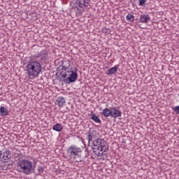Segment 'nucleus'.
<instances>
[{"label":"nucleus","instance_id":"f257e3e1","mask_svg":"<svg viewBox=\"0 0 179 179\" xmlns=\"http://www.w3.org/2000/svg\"><path fill=\"white\" fill-rule=\"evenodd\" d=\"M60 76L64 80L65 83H75L77 80L78 77L77 69L71 68V62L69 60H66L63 63Z\"/></svg>","mask_w":179,"mask_h":179},{"label":"nucleus","instance_id":"f03ea898","mask_svg":"<svg viewBox=\"0 0 179 179\" xmlns=\"http://www.w3.org/2000/svg\"><path fill=\"white\" fill-rule=\"evenodd\" d=\"M108 143H107V141L104 140V138H98L93 141L92 150L96 156H103L104 152H108Z\"/></svg>","mask_w":179,"mask_h":179},{"label":"nucleus","instance_id":"7ed1b4c3","mask_svg":"<svg viewBox=\"0 0 179 179\" xmlns=\"http://www.w3.org/2000/svg\"><path fill=\"white\" fill-rule=\"evenodd\" d=\"M83 151L80 147L70 146L67 150V156L70 163H78L83 160Z\"/></svg>","mask_w":179,"mask_h":179},{"label":"nucleus","instance_id":"20e7f679","mask_svg":"<svg viewBox=\"0 0 179 179\" xmlns=\"http://www.w3.org/2000/svg\"><path fill=\"white\" fill-rule=\"evenodd\" d=\"M28 75L30 77H37L42 70V66L40 62L34 61L30 62L27 65Z\"/></svg>","mask_w":179,"mask_h":179},{"label":"nucleus","instance_id":"39448f33","mask_svg":"<svg viewBox=\"0 0 179 179\" xmlns=\"http://www.w3.org/2000/svg\"><path fill=\"white\" fill-rule=\"evenodd\" d=\"M33 171L32 162L24 159L23 161V173L24 174H31Z\"/></svg>","mask_w":179,"mask_h":179},{"label":"nucleus","instance_id":"423d86ee","mask_svg":"<svg viewBox=\"0 0 179 179\" xmlns=\"http://www.w3.org/2000/svg\"><path fill=\"white\" fill-rule=\"evenodd\" d=\"M12 157V152L9 150H6L5 152H2L1 160L3 162H8Z\"/></svg>","mask_w":179,"mask_h":179},{"label":"nucleus","instance_id":"0eeeda50","mask_svg":"<svg viewBox=\"0 0 179 179\" xmlns=\"http://www.w3.org/2000/svg\"><path fill=\"white\" fill-rule=\"evenodd\" d=\"M90 3V0H76V4L80 7V8H85L88 7Z\"/></svg>","mask_w":179,"mask_h":179},{"label":"nucleus","instance_id":"6e6552de","mask_svg":"<svg viewBox=\"0 0 179 179\" xmlns=\"http://www.w3.org/2000/svg\"><path fill=\"white\" fill-rule=\"evenodd\" d=\"M151 20V16L149 14H143L140 16L139 23L147 24Z\"/></svg>","mask_w":179,"mask_h":179},{"label":"nucleus","instance_id":"1a4fd4ad","mask_svg":"<svg viewBox=\"0 0 179 179\" xmlns=\"http://www.w3.org/2000/svg\"><path fill=\"white\" fill-rule=\"evenodd\" d=\"M121 116H122L121 110L115 108H113L111 109V117H113V118H117L118 117H121Z\"/></svg>","mask_w":179,"mask_h":179},{"label":"nucleus","instance_id":"9d476101","mask_svg":"<svg viewBox=\"0 0 179 179\" xmlns=\"http://www.w3.org/2000/svg\"><path fill=\"white\" fill-rule=\"evenodd\" d=\"M96 132L94 130H90L87 134V140L89 143L91 141H93L94 139H96Z\"/></svg>","mask_w":179,"mask_h":179},{"label":"nucleus","instance_id":"9b49d317","mask_svg":"<svg viewBox=\"0 0 179 179\" xmlns=\"http://www.w3.org/2000/svg\"><path fill=\"white\" fill-rule=\"evenodd\" d=\"M66 103L65 98L64 97H58L56 100L55 104H57L59 108H62L64 106V104Z\"/></svg>","mask_w":179,"mask_h":179},{"label":"nucleus","instance_id":"f8f14e48","mask_svg":"<svg viewBox=\"0 0 179 179\" xmlns=\"http://www.w3.org/2000/svg\"><path fill=\"white\" fill-rule=\"evenodd\" d=\"M118 70V66H113V68H110L109 70H108L106 72V74L107 75H113L115 74V73H117V71Z\"/></svg>","mask_w":179,"mask_h":179},{"label":"nucleus","instance_id":"ddd939ff","mask_svg":"<svg viewBox=\"0 0 179 179\" xmlns=\"http://www.w3.org/2000/svg\"><path fill=\"white\" fill-rule=\"evenodd\" d=\"M0 114L1 115H8V114H9V111H8V108L1 106Z\"/></svg>","mask_w":179,"mask_h":179},{"label":"nucleus","instance_id":"4468645a","mask_svg":"<svg viewBox=\"0 0 179 179\" xmlns=\"http://www.w3.org/2000/svg\"><path fill=\"white\" fill-rule=\"evenodd\" d=\"M17 171H20V173H23V160L20 159L17 166Z\"/></svg>","mask_w":179,"mask_h":179},{"label":"nucleus","instance_id":"2eb2a0df","mask_svg":"<svg viewBox=\"0 0 179 179\" xmlns=\"http://www.w3.org/2000/svg\"><path fill=\"white\" fill-rule=\"evenodd\" d=\"M111 113H112V110L109 109V108H104L103 109V115L105 117H110L111 116Z\"/></svg>","mask_w":179,"mask_h":179},{"label":"nucleus","instance_id":"dca6fc26","mask_svg":"<svg viewBox=\"0 0 179 179\" xmlns=\"http://www.w3.org/2000/svg\"><path fill=\"white\" fill-rule=\"evenodd\" d=\"M62 129H63V126L62 125V124L57 123L53 126L54 131H62Z\"/></svg>","mask_w":179,"mask_h":179},{"label":"nucleus","instance_id":"f3484780","mask_svg":"<svg viewBox=\"0 0 179 179\" xmlns=\"http://www.w3.org/2000/svg\"><path fill=\"white\" fill-rule=\"evenodd\" d=\"M135 16L132 13H128L126 18L128 22H134Z\"/></svg>","mask_w":179,"mask_h":179},{"label":"nucleus","instance_id":"a211bd4d","mask_svg":"<svg viewBox=\"0 0 179 179\" xmlns=\"http://www.w3.org/2000/svg\"><path fill=\"white\" fill-rule=\"evenodd\" d=\"M92 120L94 121L96 123H101V121L100 120L99 117L94 113L92 116Z\"/></svg>","mask_w":179,"mask_h":179},{"label":"nucleus","instance_id":"6ab92c4d","mask_svg":"<svg viewBox=\"0 0 179 179\" xmlns=\"http://www.w3.org/2000/svg\"><path fill=\"white\" fill-rule=\"evenodd\" d=\"M140 6H143L145 4L146 0H138Z\"/></svg>","mask_w":179,"mask_h":179},{"label":"nucleus","instance_id":"aec40b11","mask_svg":"<svg viewBox=\"0 0 179 179\" xmlns=\"http://www.w3.org/2000/svg\"><path fill=\"white\" fill-rule=\"evenodd\" d=\"M173 110L176 112L177 114H179V105L177 106H175V108H173Z\"/></svg>","mask_w":179,"mask_h":179},{"label":"nucleus","instance_id":"412c9836","mask_svg":"<svg viewBox=\"0 0 179 179\" xmlns=\"http://www.w3.org/2000/svg\"><path fill=\"white\" fill-rule=\"evenodd\" d=\"M38 173H43V168L42 166L38 167Z\"/></svg>","mask_w":179,"mask_h":179},{"label":"nucleus","instance_id":"4be33fe9","mask_svg":"<svg viewBox=\"0 0 179 179\" xmlns=\"http://www.w3.org/2000/svg\"><path fill=\"white\" fill-rule=\"evenodd\" d=\"M0 160H2V150H0Z\"/></svg>","mask_w":179,"mask_h":179},{"label":"nucleus","instance_id":"5701e85b","mask_svg":"<svg viewBox=\"0 0 179 179\" xmlns=\"http://www.w3.org/2000/svg\"><path fill=\"white\" fill-rule=\"evenodd\" d=\"M178 97H179V93H178Z\"/></svg>","mask_w":179,"mask_h":179}]
</instances>
